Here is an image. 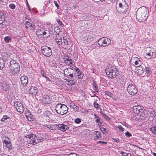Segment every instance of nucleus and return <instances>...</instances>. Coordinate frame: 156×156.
Instances as JSON below:
<instances>
[{
  "mask_svg": "<svg viewBox=\"0 0 156 156\" xmlns=\"http://www.w3.org/2000/svg\"><path fill=\"white\" fill-rule=\"evenodd\" d=\"M144 70H140L138 71V73L140 75H142L144 73Z\"/></svg>",
  "mask_w": 156,
  "mask_h": 156,
  "instance_id": "59",
  "label": "nucleus"
},
{
  "mask_svg": "<svg viewBox=\"0 0 156 156\" xmlns=\"http://www.w3.org/2000/svg\"><path fill=\"white\" fill-rule=\"evenodd\" d=\"M9 7L11 9H14L16 8V6L13 4H10L9 5Z\"/></svg>",
  "mask_w": 156,
  "mask_h": 156,
  "instance_id": "46",
  "label": "nucleus"
},
{
  "mask_svg": "<svg viewBox=\"0 0 156 156\" xmlns=\"http://www.w3.org/2000/svg\"><path fill=\"white\" fill-rule=\"evenodd\" d=\"M125 136L127 137H129L132 136V134L128 131H127L125 134Z\"/></svg>",
  "mask_w": 156,
  "mask_h": 156,
  "instance_id": "43",
  "label": "nucleus"
},
{
  "mask_svg": "<svg viewBox=\"0 0 156 156\" xmlns=\"http://www.w3.org/2000/svg\"><path fill=\"white\" fill-rule=\"evenodd\" d=\"M122 124L123 125L125 126H126L127 127H129V125L127 124V123H126V122H125L123 121V122H122Z\"/></svg>",
  "mask_w": 156,
  "mask_h": 156,
  "instance_id": "54",
  "label": "nucleus"
},
{
  "mask_svg": "<svg viewBox=\"0 0 156 156\" xmlns=\"http://www.w3.org/2000/svg\"><path fill=\"white\" fill-rule=\"evenodd\" d=\"M94 107L96 108H98L99 107H100V105L96 102H94Z\"/></svg>",
  "mask_w": 156,
  "mask_h": 156,
  "instance_id": "45",
  "label": "nucleus"
},
{
  "mask_svg": "<svg viewBox=\"0 0 156 156\" xmlns=\"http://www.w3.org/2000/svg\"><path fill=\"white\" fill-rule=\"evenodd\" d=\"M54 2L55 5L57 7L58 9L59 8V5L57 2L56 1H54Z\"/></svg>",
  "mask_w": 156,
  "mask_h": 156,
  "instance_id": "52",
  "label": "nucleus"
},
{
  "mask_svg": "<svg viewBox=\"0 0 156 156\" xmlns=\"http://www.w3.org/2000/svg\"><path fill=\"white\" fill-rule=\"evenodd\" d=\"M2 142L3 144L5 145H7L11 142L10 141H7L6 140H2Z\"/></svg>",
  "mask_w": 156,
  "mask_h": 156,
  "instance_id": "56",
  "label": "nucleus"
},
{
  "mask_svg": "<svg viewBox=\"0 0 156 156\" xmlns=\"http://www.w3.org/2000/svg\"><path fill=\"white\" fill-rule=\"evenodd\" d=\"M135 59V60L134 63L135 65L136 66V67L140 66V65L142 64L141 61L140 60V58H136Z\"/></svg>",
  "mask_w": 156,
  "mask_h": 156,
  "instance_id": "28",
  "label": "nucleus"
},
{
  "mask_svg": "<svg viewBox=\"0 0 156 156\" xmlns=\"http://www.w3.org/2000/svg\"><path fill=\"white\" fill-rule=\"evenodd\" d=\"M57 43L59 45H62L63 41L61 38H58L57 37L55 40Z\"/></svg>",
  "mask_w": 156,
  "mask_h": 156,
  "instance_id": "31",
  "label": "nucleus"
},
{
  "mask_svg": "<svg viewBox=\"0 0 156 156\" xmlns=\"http://www.w3.org/2000/svg\"><path fill=\"white\" fill-rule=\"evenodd\" d=\"M14 105L15 107L18 112L20 113H22L23 112L24 108L22 103L17 101L14 102Z\"/></svg>",
  "mask_w": 156,
  "mask_h": 156,
  "instance_id": "11",
  "label": "nucleus"
},
{
  "mask_svg": "<svg viewBox=\"0 0 156 156\" xmlns=\"http://www.w3.org/2000/svg\"><path fill=\"white\" fill-rule=\"evenodd\" d=\"M76 154L75 153H73V154H69L68 156H75L76 155Z\"/></svg>",
  "mask_w": 156,
  "mask_h": 156,
  "instance_id": "63",
  "label": "nucleus"
},
{
  "mask_svg": "<svg viewBox=\"0 0 156 156\" xmlns=\"http://www.w3.org/2000/svg\"><path fill=\"white\" fill-rule=\"evenodd\" d=\"M63 59L66 65L71 66L70 65L73 64V60L70 57H69L67 54H65L63 57Z\"/></svg>",
  "mask_w": 156,
  "mask_h": 156,
  "instance_id": "15",
  "label": "nucleus"
},
{
  "mask_svg": "<svg viewBox=\"0 0 156 156\" xmlns=\"http://www.w3.org/2000/svg\"><path fill=\"white\" fill-rule=\"evenodd\" d=\"M105 72L107 76L109 78L113 79L118 75L117 69L115 67H108L106 68Z\"/></svg>",
  "mask_w": 156,
  "mask_h": 156,
  "instance_id": "3",
  "label": "nucleus"
},
{
  "mask_svg": "<svg viewBox=\"0 0 156 156\" xmlns=\"http://www.w3.org/2000/svg\"><path fill=\"white\" fill-rule=\"evenodd\" d=\"M75 69L76 71L75 73H74L73 76L76 78V79L81 80L82 79L83 76L84 74L81 70L78 68L75 67Z\"/></svg>",
  "mask_w": 156,
  "mask_h": 156,
  "instance_id": "12",
  "label": "nucleus"
},
{
  "mask_svg": "<svg viewBox=\"0 0 156 156\" xmlns=\"http://www.w3.org/2000/svg\"><path fill=\"white\" fill-rule=\"evenodd\" d=\"M156 57V52L154 50H150L147 53L145 58L147 59L154 58Z\"/></svg>",
  "mask_w": 156,
  "mask_h": 156,
  "instance_id": "14",
  "label": "nucleus"
},
{
  "mask_svg": "<svg viewBox=\"0 0 156 156\" xmlns=\"http://www.w3.org/2000/svg\"><path fill=\"white\" fill-rule=\"evenodd\" d=\"M10 117L8 116L7 115H5L3 116V117L1 119V121L2 122H4L5 120L8 119H10Z\"/></svg>",
  "mask_w": 156,
  "mask_h": 156,
  "instance_id": "39",
  "label": "nucleus"
},
{
  "mask_svg": "<svg viewBox=\"0 0 156 156\" xmlns=\"http://www.w3.org/2000/svg\"><path fill=\"white\" fill-rule=\"evenodd\" d=\"M145 68L144 69V70H145L146 73L148 74H151V69L148 67H147L146 66H145Z\"/></svg>",
  "mask_w": 156,
  "mask_h": 156,
  "instance_id": "35",
  "label": "nucleus"
},
{
  "mask_svg": "<svg viewBox=\"0 0 156 156\" xmlns=\"http://www.w3.org/2000/svg\"><path fill=\"white\" fill-rule=\"evenodd\" d=\"M37 92V90L34 87L31 86L30 88L29 92L30 94L35 95Z\"/></svg>",
  "mask_w": 156,
  "mask_h": 156,
  "instance_id": "22",
  "label": "nucleus"
},
{
  "mask_svg": "<svg viewBox=\"0 0 156 156\" xmlns=\"http://www.w3.org/2000/svg\"><path fill=\"white\" fill-rule=\"evenodd\" d=\"M148 12L144 9H139L136 13V19L140 22H142L146 20L148 17Z\"/></svg>",
  "mask_w": 156,
  "mask_h": 156,
  "instance_id": "1",
  "label": "nucleus"
},
{
  "mask_svg": "<svg viewBox=\"0 0 156 156\" xmlns=\"http://www.w3.org/2000/svg\"><path fill=\"white\" fill-rule=\"evenodd\" d=\"M25 137L29 139L32 138L28 142V144H30L35 145L43 141L41 137H37V135L34 134L32 133H31L29 135L26 136H25Z\"/></svg>",
  "mask_w": 156,
  "mask_h": 156,
  "instance_id": "4",
  "label": "nucleus"
},
{
  "mask_svg": "<svg viewBox=\"0 0 156 156\" xmlns=\"http://www.w3.org/2000/svg\"><path fill=\"white\" fill-rule=\"evenodd\" d=\"M127 90L129 94L132 95H134L137 92L135 85L132 84L131 82H129L127 83Z\"/></svg>",
  "mask_w": 156,
  "mask_h": 156,
  "instance_id": "7",
  "label": "nucleus"
},
{
  "mask_svg": "<svg viewBox=\"0 0 156 156\" xmlns=\"http://www.w3.org/2000/svg\"><path fill=\"white\" fill-rule=\"evenodd\" d=\"M97 46V44L96 43H94L92 44L89 46V49L90 50H92L96 48Z\"/></svg>",
  "mask_w": 156,
  "mask_h": 156,
  "instance_id": "37",
  "label": "nucleus"
},
{
  "mask_svg": "<svg viewBox=\"0 0 156 156\" xmlns=\"http://www.w3.org/2000/svg\"><path fill=\"white\" fill-rule=\"evenodd\" d=\"M55 110L58 114L63 115L67 113L68 108L66 105L59 103L56 105Z\"/></svg>",
  "mask_w": 156,
  "mask_h": 156,
  "instance_id": "5",
  "label": "nucleus"
},
{
  "mask_svg": "<svg viewBox=\"0 0 156 156\" xmlns=\"http://www.w3.org/2000/svg\"><path fill=\"white\" fill-rule=\"evenodd\" d=\"M101 135L100 133L98 131H95V135L94 136V139L95 140L101 138Z\"/></svg>",
  "mask_w": 156,
  "mask_h": 156,
  "instance_id": "29",
  "label": "nucleus"
},
{
  "mask_svg": "<svg viewBox=\"0 0 156 156\" xmlns=\"http://www.w3.org/2000/svg\"><path fill=\"white\" fill-rule=\"evenodd\" d=\"M94 119H95V121L96 123H98V125H99V124H102V123L100 121L101 118L98 115L95 114H94Z\"/></svg>",
  "mask_w": 156,
  "mask_h": 156,
  "instance_id": "27",
  "label": "nucleus"
},
{
  "mask_svg": "<svg viewBox=\"0 0 156 156\" xmlns=\"http://www.w3.org/2000/svg\"><path fill=\"white\" fill-rule=\"evenodd\" d=\"M74 71V70L70 67L66 68L64 70V76L67 78L70 77H73Z\"/></svg>",
  "mask_w": 156,
  "mask_h": 156,
  "instance_id": "13",
  "label": "nucleus"
},
{
  "mask_svg": "<svg viewBox=\"0 0 156 156\" xmlns=\"http://www.w3.org/2000/svg\"><path fill=\"white\" fill-rule=\"evenodd\" d=\"M41 74L44 77H45L46 76V75L44 73V71L43 70L41 71Z\"/></svg>",
  "mask_w": 156,
  "mask_h": 156,
  "instance_id": "53",
  "label": "nucleus"
},
{
  "mask_svg": "<svg viewBox=\"0 0 156 156\" xmlns=\"http://www.w3.org/2000/svg\"><path fill=\"white\" fill-rule=\"evenodd\" d=\"M150 130L152 133L156 135V126H153L151 128Z\"/></svg>",
  "mask_w": 156,
  "mask_h": 156,
  "instance_id": "36",
  "label": "nucleus"
},
{
  "mask_svg": "<svg viewBox=\"0 0 156 156\" xmlns=\"http://www.w3.org/2000/svg\"><path fill=\"white\" fill-rule=\"evenodd\" d=\"M110 40L106 37H102L98 41V43L100 46L105 47L110 44Z\"/></svg>",
  "mask_w": 156,
  "mask_h": 156,
  "instance_id": "9",
  "label": "nucleus"
},
{
  "mask_svg": "<svg viewBox=\"0 0 156 156\" xmlns=\"http://www.w3.org/2000/svg\"><path fill=\"white\" fill-rule=\"evenodd\" d=\"M26 25L25 26L26 29H27L29 28L30 29L34 28L35 26L32 21L30 19H28V20L26 22Z\"/></svg>",
  "mask_w": 156,
  "mask_h": 156,
  "instance_id": "20",
  "label": "nucleus"
},
{
  "mask_svg": "<svg viewBox=\"0 0 156 156\" xmlns=\"http://www.w3.org/2000/svg\"><path fill=\"white\" fill-rule=\"evenodd\" d=\"M41 50L43 54L46 57H50L52 55V50L50 47L44 46L41 47Z\"/></svg>",
  "mask_w": 156,
  "mask_h": 156,
  "instance_id": "8",
  "label": "nucleus"
},
{
  "mask_svg": "<svg viewBox=\"0 0 156 156\" xmlns=\"http://www.w3.org/2000/svg\"><path fill=\"white\" fill-rule=\"evenodd\" d=\"M143 108V107H141L140 105L133 106V109L134 113L136 114H138L140 112V110H142Z\"/></svg>",
  "mask_w": 156,
  "mask_h": 156,
  "instance_id": "21",
  "label": "nucleus"
},
{
  "mask_svg": "<svg viewBox=\"0 0 156 156\" xmlns=\"http://www.w3.org/2000/svg\"><path fill=\"white\" fill-rule=\"evenodd\" d=\"M119 153L120 154H121L122 156H127L128 155L127 153L122 151H120Z\"/></svg>",
  "mask_w": 156,
  "mask_h": 156,
  "instance_id": "49",
  "label": "nucleus"
},
{
  "mask_svg": "<svg viewBox=\"0 0 156 156\" xmlns=\"http://www.w3.org/2000/svg\"><path fill=\"white\" fill-rule=\"evenodd\" d=\"M52 114L51 112L48 111H46L44 113V116L48 117L49 118V117Z\"/></svg>",
  "mask_w": 156,
  "mask_h": 156,
  "instance_id": "34",
  "label": "nucleus"
},
{
  "mask_svg": "<svg viewBox=\"0 0 156 156\" xmlns=\"http://www.w3.org/2000/svg\"><path fill=\"white\" fill-rule=\"evenodd\" d=\"M5 61L4 59L2 57H0V69H2L5 66Z\"/></svg>",
  "mask_w": 156,
  "mask_h": 156,
  "instance_id": "30",
  "label": "nucleus"
},
{
  "mask_svg": "<svg viewBox=\"0 0 156 156\" xmlns=\"http://www.w3.org/2000/svg\"><path fill=\"white\" fill-rule=\"evenodd\" d=\"M77 7V5L75 4V5H73V6H72V7L73 8V9H76V8Z\"/></svg>",
  "mask_w": 156,
  "mask_h": 156,
  "instance_id": "64",
  "label": "nucleus"
},
{
  "mask_svg": "<svg viewBox=\"0 0 156 156\" xmlns=\"http://www.w3.org/2000/svg\"><path fill=\"white\" fill-rule=\"evenodd\" d=\"M4 140H6L7 141H10V140L9 138L6 136L5 137V139Z\"/></svg>",
  "mask_w": 156,
  "mask_h": 156,
  "instance_id": "61",
  "label": "nucleus"
},
{
  "mask_svg": "<svg viewBox=\"0 0 156 156\" xmlns=\"http://www.w3.org/2000/svg\"><path fill=\"white\" fill-rule=\"evenodd\" d=\"M56 20L57 22L60 25L61 27H63L64 25L62 24V21H61L59 19H57Z\"/></svg>",
  "mask_w": 156,
  "mask_h": 156,
  "instance_id": "48",
  "label": "nucleus"
},
{
  "mask_svg": "<svg viewBox=\"0 0 156 156\" xmlns=\"http://www.w3.org/2000/svg\"><path fill=\"white\" fill-rule=\"evenodd\" d=\"M63 42L62 45L63 48H69L72 46V44L71 43L70 39L67 36H64L63 37Z\"/></svg>",
  "mask_w": 156,
  "mask_h": 156,
  "instance_id": "10",
  "label": "nucleus"
},
{
  "mask_svg": "<svg viewBox=\"0 0 156 156\" xmlns=\"http://www.w3.org/2000/svg\"><path fill=\"white\" fill-rule=\"evenodd\" d=\"M57 128L58 130L64 132L68 129L69 127L66 125L62 123L56 125Z\"/></svg>",
  "mask_w": 156,
  "mask_h": 156,
  "instance_id": "16",
  "label": "nucleus"
},
{
  "mask_svg": "<svg viewBox=\"0 0 156 156\" xmlns=\"http://www.w3.org/2000/svg\"><path fill=\"white\" fill-rule=\"evenodd\" d=\"M68 79H66V80L67 82V84L70 86H71L75 84L77 82V79L75 78H74L73 77H68L67 78Z\"/></svg>",
  "mask_w": 156,
  "mask_h": 156,
  "instance_id": "19",
  "label": "nucleus"
},
{
  "mask_svg": "<svg viewBox=\"0 0 156 156\" xmlns=\"http://www.w3.org/2000/svg\"><path fill=\"white\" fill-rule=\"evenodd\" d=\"M112 139L113 140L114 142L116 143H119L120 142V140L118 138H112Z\"/></svg>",
  "mask_w": 156,
  "mask_h": 156,
  "instance_id": "55",
  "label": "nucleus"
},
{
  "mask_svg": "<svg viewBox=\"0 0 156 156\" xmlns=\"http://www.w3.org/2000/svg\"><path fill=\"white\" fill-rule=\"evenodd\" d=\"M10 72L12 75H14L18 74L20 71V67L19 63L16 62V61L11 60L9 62V66Z\"/></svg>",
  "mask_w": 156,
  "mask_h": 156,
  "instance_id": "2",
  "label": "nucleus"
},
{
  "mask_svg": "<svg viewBox=\"0 0 156 156\" xmlns=\"http://www.w3.org/2000/svg\"><path fill=\"white\" fill-rule=\"evenodd\" d=\"M37 35L41 36V38H47L50 36V33L48 30H45L43 29H39L36 31Z\"/></svg>",
  "mask_w": 156,
  "mask_h": 156,
  "instance_id": "6",
  "label": "nucleus"
},
{
  "mask_svg": "<svg viewBox=\"0 0 156 156\" xmlns=\"http://www.w3.org/2000/svg\"><path fill=\"white\" fill-rule=\"evenodd\" d=\"M4 40L5 43H8L11 42L12 41V38L10 36H6L4 38Z\"/></svg>",
  "mask_w": 156,
  "mask_h": 156,
  "instance_id": "33",
  "label": "nucleus"
},
{
  "mask_svg": "<svg viewBox=\"0 0 156 156\" xmlns=\"http://www.w3.org/2000/svg\"><path fill=\"white\" fill-rule=\"evenodd\" d=\"M6 147H7L8 149L10 150L12 149V145L11 142L6 145Z\"/></svg>",
  "mask_w": 156,
  "mask_h": 156,
  "instance_id": "44",
  "label": "nucleus"
},
{
  "mask_svg": "<svg viewBox=\"0 0 156 156\" xmlns=\"http://www.w3.org/2000/svg\"><path fill=\"white\" fill-rule=\"evenodd\" d=\"M81 119L79 118H77L75 119L74 122L76 124H79L81 122Z\"/></svg>",
  "mask_w": 156,
  "mask_h": 156,
  "instance_id": "42",
  "label": "nucleus"
},
{
  "mask_svg": "<svg viewBox=\"0 0 156 156\" xmlns=\"http://www.w3.org/2000/svg\"><path fill=\"white\" fill-rule=\"evenodd\" d=\"M51 98L48 95H45L43 96L42 102L44 104H49L51 103Z\"/></svg>",
  "mask_w": 156,
  "mask_h": 156,
  "instance_id": "17",
  "label": "nucleus"
},
{
  "mask_svg": "<svg viewBox=\"0 0 156 156\" xmlns=\"http://www.w3.org/2000/svg\"><path fill=\"white\" fill-rule=\"evenodd\" d=\"M104 118L106 120H109L110 119L109 117L106 114L105 115L103 116Z\"/></svg>",
  "mask_w": 156,
  "mask_h": 156,
  "instance_id": "57",
  "label": "nucleus"
},
{
  "mask_svg": "<svg viewBox=\"0 0 156 156\" xmlns=\"http://www.w3.org/2000/svg\"><path fill=\"white\" fill-rule=\"evenodd\" d=\"M83 39L84 41L89 42L92 41L94 38L91 35H88L84 37Z\"/></svg>",
  "mask_w": 156,
  "mask_h": 156,
  "instance_id": "23",
  "label": "nucleus"
},
{
  "mask_svg": "<svg viewBox=\"0 0 156 156\" xmlns=\"http://www.w3.org/2000/svg\"><path fill=\"white\" fill-rule=\"evenodd\" d=\"M44 127L45 128L47 127L50 129L52 130H55L56 129L55 126L52 124L45 125H44Z\"/></svg>",
  "mask_w": 156,
  "mask_h": 156,
  "instance_id": "26",
  "label": "nucleus"
},
{
  "mask_svg": "<svg viewBox=\"0 0 156 156\" xmlns=\"http://www.w3.org/2000/svg\"><path fill=\"white\" fill-rule=\"evenodd\" d=\"M28 78L27 76H22L20 78L21 83L23 87L27 86L28 83Z\"/></svg>",
  "mask_w": 156,
  "mask_h": 156,
  "instance_id": "18",
  "label": "nucleus"
},
{
  "mask_svg": "<svg viewBox=\"0 0 156 156\" xmlns=\"http://www.w3.org/2000/svg\"><path fill=\"white\" fill-rule=\"evenodd\" d=\"M56 30L57 31H56V33L57 32V34L58 35V34H59L58 32H60V30H61L60 29V28H59L58 27H57L56 28Z\"/></svg>",
  "mask_w": 156,
  "mask_h": 156,
  "instance_id": "60",
  "label": "nucleus"
},
{
  "mask_svg": "<svg viewBox=\"0 0 156 156\" xmlns=\"http://www.w3.org/2000/svg\"><path fill=\"white\" fill-rule=\"evenodd\" d=\"M119 7L120 8V10H121V9H124L125 8L124 7L125 6L122 5V4L120 3L119 4Z\"/></svg>",
  "mask_w": 156,
  "mask_h": 156,
  "instance_id": "50",
  "label": "nucleus"
},
{
  "mask_svg": "<svg viewBox=\"0 0 156 156\" xmlns=\"http://www.w3.org/2000/svg\"><path fill=\"white\" fill-rule=\"evenodd\" d=\"M93 87L94 90V93H96L99 91V90L98 89V86L97 85V84H96L95 81H93Z\"/></svg>",
  "mask_w": 156,
  "mask_h": 156,
  "instance_id": "24",
  "label": "nucleus"
},
{
  "mask_svg": "<svg viewBox=\"0 0 156 156\" xmlns=\"http://www.w3.org/2000/svg\"><path fill=\"white\" fill-rule=\"evenodd\" d=\"M100 113L102 115V116L103 117L106 114L105 112L104 111H103L102 109H101L100 111Z\"/></svg>",
  "mask_w": 156,
  "mask_h": 156,
  "instance_id": "51",
  "label": "nucleus"
},
{
  "mask_svg": "<svg viewBox=\"0 0 156 156\" xmlns=\"http://www.w3.org/2000/svg\"><path fill=\"white\" fill-rule=\"evenodd\" d=\"M105 93L106 95H107L109 97H112L113 95L111 92L108 91H105Z\"/></svg>",
  "mask_w": 156,
  "mask_h": 156,
  "instance_id": "40",
  "label": "nucleus"
},
{
  "mask_svg": "<svg viewBox=\"0 0 156 156\" xmlns=\"http://www.w3.org/2000/svg\"><path fill=\"white\" fill-rule=\"evenodd\" d=\"M44 78H45L46 80H47L49 81H51V80L50 78L47 76Z\"/></svg>",
  "mask_w": 156,
  "mask_h": 156,
  "instance_id": "62",
  "label": "nucleus"
},
{
  "mask_svg": "<svg viewBox=\"0 0 156 156\" xmlns=\"http://www.w3.org/2000/svg\"><path fill=\"white\" fill-rule=\"evenodd\" d=\"M97 143L98 144H107V142L105 141H98Z\"/></svg>",
  "mask_w": 156,
  "mask_h": 156,
  "instance_id": "58",
  "label": "nucleus"
},
{
  "mask_svg": "<svg viewBox=\"0 0 156 156\" xmlns=\"http://www.w3.org/2000/svg\"><path fill=\"white\" fill-rule=\"evenodd\" d=\"M116 128L119 129V131L121 133L122 132L125 130L124 128L121 125H119L116 126Z\"/></svg>",
  "mask_w": 156,
  "mask_h": 156,
  "instance_id": "38",
  "label": "nucleus"
},
{
  "mask_svg": "<svg viewBox=\"0 0 156 156\" xmlns=\"http://www.w3.org/2000/svg\"><path fill=\"white\" fill-rule=\"evenodd\" d=\"M125 8L121 9V10L119 11L120 13H122L123 14H126V15H128V6L127 5L124 7Z\"/></svg>",
  "mask_w": 156,
  "mask_h": 156,
  "instance_id": "25",
  "label": "nucleus"
},
{
  "mask_svg": "<svg viewBox=\"0 0 156 156\" xmlns=\"http://www.w3.org/2000/svg\"><path fill=\"white\" fill-rule=\"evenodd\" d=\"M100 128L102 133L103 134H105L107 132L106 131V129L103 127H101V126L100 127Z\"/></svg>",
  "mask_w": 156,
  "mask_h": 156,
  "instance_id": "41",
  "label": "nucleus"
},
{
  "mask_svg": "<svg viewBox=\"0 0 156 156\" xmlns=\"http://www.w3.org/2000/svg\"><path fill=\"white\" fill-rule=\"evenodd\" d=\"M70 107L72 108L75 112H77L79 110V108L77 105L73 104L70 105Z\"/></svg>",
  "mask_w": 156,
  "mask_h": 156,
  "instance_id": "32",
  "label": "nucleus"
},
{
  "mask_svg": "<svg viewBox=\"0 0 156 156\" xmlns=\"http://www.w3.org/2000/svg\"><path fill=\"white\" fill-rule=\"evenodd\" d=\"M137 67L138 68V69L139 70L138 71L144 70H145L144 68L143 67V66H142L141 65H140V66H139L137 67Z\"/></svg>",
  "mask_w": 156,
  "mask_h": 156,
  "instance_id": "47",
  "label": "nucleus"
}]
</instances>
